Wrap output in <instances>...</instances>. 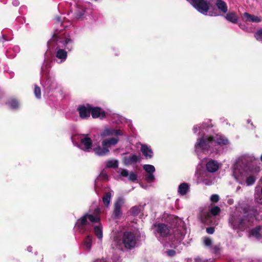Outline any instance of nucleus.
Wrapping results in <instances>:
<instances>
[{
  "label": "nucleus",
  "mask_w": 262,
  "mask_h": 262,
  "mask_svg": "<svg viewBox=\"0 0 262 262\" xmlns=\"http://www.w3.org/2000/svg\"><path fill=\"white\" fill-rule=\"evenodd\" d=\"M256 181V177L254 176H250L246 179V184L247 186L252 185Z\"/></svg>",
  "instance_id": "obj_35"
},
{
  "label": "nucleus",
  "mask_w": 262,
  "mask_h": 262,
  "mask_svg": "<svg viewBox=\"0 0 262 262\" xmlns=\"http://www.w3.org/2000/svg\"><path fill=\"white\" fill-rule=\"evenodd\" d=\"M88 220L92 223H98L99 224L100 223V219L98 216H94L93 214L86 213L77 220L75 228L77 230H85L86 226L89 224Z\"/></svg>",
  "instance_id": "obj_2"
},
{
  "label": "nucleus",
  "mask_w": 262,
  "mask_h": 262,
  "mask_svg": "<svg viewBox=\"0 0 262 262\" xmlns=\"http://www.w3.org/2000/svg\"><path fill=\"white\" fill-rule=\"evenodd\" d=\"M141 151L142 155L146 159H151L153 157V151L152 149L146 144H142L141 146Z\"/></svg>",
  "instance_id": "obj_14"
},
{
  "label": "nucleus",
  "mask_w": 262,
  "mask_h": 262,
  "mask_svg": "<svg viewBox=\"0 0 262 262\" xmlns=\"http://www.w3.org/2000/svg\"><path fill=\"white\" fill-rule=\"evenodd\" d=\"M224 17L226 20L233 24H236L238 21V17L235 12H229Z\"/></svg>",
  "instance_id": "obj_25"
},
{
  "label": "nucleus",
  "mask_w": 262,
  "mask_h": 262,
  "mask_svg": "<svg viewBox=\"0 0 262 262\" xmlns=\"http://www.w3.org/2000/svg\"><path fill=\"white\" fill-rule=\"evenodd\" d=\"M122 243L126 249H133L137 244L135 234L131 231H125L123 235Z\"/></svg>",
  "instance_id": "obj_5"
},
{
  "label": "nucleus",
  "mask_w": 262,
  "mask_h": 262,
  "mask_svg": "<svg viewBox=\"0 0 262 262\" xmlns=\"http://www.w3.org/2000/svg\"><path fill=\"white\" fill-rule=\"evenodd\" d=\"M213 143V136H203L198 139L195 146L196 148H200L202 151H207L211 144Z\"/></svg>",
  "instance_id": "obj_4"
},
{
  "label": "nucleus",
  "mask_w": 262,
  "mask_h": 262,
  "mask_svg": "<svg viewBox=\"0 0 262 262\" xmlns=\"http://www.w3.org/2000/svg\"><path fill=\"white\" fill-rule=\"evenodd\" d=\"M122 132L121 129H116L114 128L106 129L103 132L102 135L105 136H121Z\"/></svg>",
  "instance_id": "obj_19"
},
{
  "label": "nucleus",
  "mask_w": 262,
  "mask_h": 262,
  "mask_svg": "<svg viewBox=\"0 0 262 262\" xmlns=\"http://www.w3.org/2000/svg\"><path fill=\"white\" fill-rule=\"evenodd\" d=\"M83 138H81L80 142L84 145L83 150L89 151L92 147V140L88 136V135H83Z\"/></svg>",
  "instance_id": "obj_13"
},
{
  "label": "nucleus",
  "mask_w": 262,
  "mask_h": 262,
  "mask_svg": "<svg viewBox=\"0 0 262 262\" xmlns=\"http://www.w3.org/2000/svg\"><path fill=\"white\" fill-rule=\"evenodd\" d=\"M210 200L213 203H216L219 201V196L217 194H214L211 196Z\"/></svg>",
  "instance_id": "obj_43"
},
{
  "label": "nucleus",
  "mask_w": 262,
  "mask_h": 262,
  "mask_svg": "<svg viewBox=\"0 0 262 262\" xmlns=\"http://www.w3.org/2000/svg\"><path fill=\"white\" fill-rule=\"evenodd\" d=\"M140 213V208L138 206H134L130 209V213L132 215L137 216Z\"/></svg>",
  "instance_id": "obj_34"
},
{
  "label": "nucleus",
  "mask_w": 262,
  "mask_h": 262,
  "mask_svg": "<svg viewBox=\"0 0 262 262\" xmlns=\"http://www.w3.org/2000/svg\"><path fill=\"white\" fill-rule=\"evenodd\" d=\"M84 14V11L83 10H79L75 12V16L77 19H80Z\"/></svg>",
  "instance_id": "obj_39"
},
{
  "label": "nucleus",
  "mask_w": 262,
  "mask_h": 262,
  "mask_svg": "<svg viewBox=\"0 0 262 262\" xmlns=\"http://www.w3.org/2000/svg\"><path fill=\"white\" fill-rule=\"evenodd\" d=\"M156 227V231L162 237H166L170 234V227L164 223H158L154 225Z\"/></svg>",
  "instance_id": "obj_8"
},
{
  "label": "nucleus",
  "mask_w": 262,
  "mask_h": 262,
  "mask_svg": "<svg viewBox=\"0 0 262 262\" xmlns=\"http://www.w3.org/2000/svg\"><path fill=\"white\" fill-rule=\"evenodd\" d=\"M55 19L57 21V25H60L61 26L62 25V23L60 17H56Z\"/></svg>",
  "instance_id": "obj_48"
},
{
  "label": "nucleus",
  "mask_w": 262,
  "mask_h": 262,
  "mask_svg": "<svg viewBox=\"0 0 262 262\" xmlns=\"http://www.w3.org/2000/svg\"><path fill=\"white\" fill-rule=\"evenodd\" d=\"M111 199V192H107L105 193L104 195L102 198V201L104 206L107 207L110 203Z\"/></svg>",
  "instance_id": "obj_30"
},
{
  "label": "nucleus",
  "mask_w": 262,
  "mask_h": 262,
  "mask_svg": "<svg viewBox=\"0 0 262 262\" xmlns=\"http://www.w3.org/2000/svg\"><path fill=\"white\" fill-rule=\"evenodd\" d=\"M145 180L148 183L153 182L155 180V176H154L153 173H148L145 177Z\"/></svg>",
  "instance_id": "obj_41"
},
{
  "label": "nucleus",
  "mask_w": 262,
  "mask_h": 262,
  "mask_svg": "<svg viewBox=\"0 0 262 262\" xmlns=\"http://www.w3.org/2000/svg\"><path fill=\"white\" fill-rule=\"evenodd\" d=\"M95 154L99 156H104L109 154L110 150L105 146H98L93 148Z\"/></svg>",
  "instance_id": "obj_17"
},
{
  "label": "nucleus",
  "mask_w": 262,
  "mask_h": 262,
  "mask_svg": "<svg viewBox=\"0 0 262 262\" xmlns=\"http://www.w3.org/2000/svg\"><path fill=\"white\" fill-rule=\"evenodd\" d=\"M206 167L207 171L210 172H214L216 171L219 168L218 162L212 159L207 163Z\"/></svg>",
  "instance_id": "obj_15"
},
{
  "label": "nucleus",
  "mask_w": 262,
  "mask_h": 262,
  "mask_svg": "<svg viewBox=\"0 0 262 262\" xmlns=\"http://www.w3.org/2000/svg\"><path fill=\"white\" fill-rule=\"evenodd\" d=\"M261 228L260 226H257L250 230L249 232L250 236L254 237L257 239H260L262 238V235L260 233Z\"/></svg>",
  "instance_id": "obj_20"
},
{
  "label": "nucleus",
  "mask_w": 262,
  "mask_h": 262,
  "mask_svg": "<svg viewBox=\"0 0 262 262\" xmlns=\"http://www.w3.org/2000/svg\"><path fill=\"white\" fill-rule=\"evenodd\" d=\"M194 262H202V260L201 258L197 257L194 259Z\"/></svg>",
  "instance_id": "obj_50"
},
{
  "label": "nucleus",
  "mask_w": 262,
  "mask_h": 262,
  "mask_svg": "<svg viewBox=\"0 0 262 262\" xmlns=\"http://www.w3.org/2000/svg\"><path fill=\"white\" fill-rule=\"evenodd\" d=\"M10 107L12 109H17L19 107V103L17 100L12 99L9 102Z\"/></svg>",
  "instance_id": "obj_31"
},
{
  "label": "nucleus",
  "mask_w": 262,
  "mask_h": 262,
  "mask_svg": "<svg viewBox=\"0 0 262 262\" xmlns=\"http://www.w3.org/2000/svg\"><path fill=\"white\" fill-rule=\"evenodd\" d=\"M56 57L62 61L65 60L67 58V52L62 49H57Z\"/></svg>",
  "instance_id": "obj_28"
},
{
  "label": "nucleus",
  "mask_w": 262,
  "mask_h": 262,
  "mask_svg": "<svg viewBox=\"0 0 262 262\" xmlns=\"http://www.w3.org/2000/svg\"><path fill=\"white\" fill-rule=\"evenodd\" d=\"M106 166L108 168H116L118 166V162L117 160H109L107 162Z\"/></svg>",
  "instance_id": "obj_32"
},
{
  "label": "nucleus",
  "mask_w": 262,
  "mask_h": 262,
  "mask_svg": "<svg viewBox=\"0 0 262 262\" xmlns=\"http://www.w3.org/2000/svg\"><path fill=\"white\" fill-rule=\"evenodd\" d=\"M261 193L262 194V187H261Z\"/></svg>",
  "instance_id": "obj_53"
},
{
  "label": "nucleus",
  "mask_w": 262,
  "mask_h": 262,
  "mask_svg": "<svg viewBox=\"0 0 262 262\" xmlns=\"http://www.w3.org/2000/svg\"><path fill=\"white\" fill-rule=\"evenodd\" d=\"M215 5L218 10L213 9L209 12V15L211 16H219L221 13L225 14L228 11V6L227 4L223 0H216Z\"/></svg>",
  "instance_id": "obj_7"
},
{
  "label": "nucleus",
  "mask_w": 262,
  "mask_h": 262,
  "mask_svg": "<svg viewBox=\"0 0 262 262\" xmlns=\"http://www.w3.org/2000/svg\"><path fill=\"white\" fill-rule=\"evenodd\" d=\"M249 216L251 217L254 215L249 213L246 209L244 210V214L243 217L239 215H230L228 219L229 225L233 230L244 231L249 227V225L247 224V222L248 223L250 222L249 219H248Z\"/></svg>",
  "instance_id": "obj_1"
},
{
  "label": "nucleus",
  "mask_w": 262,
  "mask_h": 262,
  "mask_svg": "<svg viewBox=\"0 0 262 262\" xmlns=\"http://www.w3.org/2000/svg\"><path fill=\"white\" fill-rule=\"evenodd\" d=\"M92 239L90 235H88L83 241V244L87 250L90 251L92 246Z\"/></svg>",
  "instance_id": "obj_29"
},
{
  "label": "nucleus",
  "mask_w": 262,
  "mask_h": 262,
  "mask_svg": "<svg viewBox=\"0 0 262 262\" xmlns=\"http://www.w3.org/2000/svg\"><path fill=\"white\" fill-rule=\"evenodd\" d=\"M100 177L104 180H106L108 178L107 174L105 172H104L103 171L101 172Z\"/></svg>",
  "instance_id": "obj_47"
},
{
  "label": "nucleus",
  "mask_w": 262,
  "mask_h": 262,
  "mask_svg": "<svg viewBox=\"0 0 262 262\" xmlns=\"http://www.w3.org/2000/svg\"><path fill=\"white\" fill-rule=\"evenodd\" d=\"M34 93L37 99H40L41 98V89L40 87L37 85H35Z\"/></svg>",
  "instance_id": "obj_36"
},
{
  "label": "nucleus",
  "mask_w": 262,
  "mask_h": 262,
  "mask_svg": "<svg viewBox=\"0 0 262 262\" xmlns=\"http://www.w3.org/2000/svg\"><path fill=\"white\" fill-rule=\"evenodd\" d=\"M213 142L220 145H225L228 144V140L224 136L216 135L213 136Z\"/></svg>",
  "instance_id": "obj_21"
},
{
  "label": "nucleus",
  "mask_w": 262,
  "mask_h": 262,
  "mask_svg": "<svg viewBox=\"0 0 262 262\" xmlns=\"http://www.w3.org/2000/svg\"><path fill=\"white\" fill-rule=\"evenodd\" d=\"M32 249V247H28V250L30 252V251H31Z\"/></svg>",
  "instance_id": "obj_52"
},
{
  "label": "nucleus",
  "mask_w": 262,
  "mask_h": 262,
  "mask_svg": "<svg viewBox=\"0 0 262 262\" xmlns=\"http://www.w3.org/2000/svg\"><path fill=\"white\" fill-rule=\"evenodd\" d=\"M189 189V186L187 183H181L178 187V192L181 195H184L187 194Z\"/></svg>",
  "instance_id": "obj_26"
},
{
  "label": "nucleus",
  "mask_w": 262,
  "mask_h": 262,
  "mask_svg": "<svg viewBox=\"0 0 262 262\" xmlns=\"http://www.w3.org/2000/svg\"><path fill=\"white\" fill-rule=\"evenodd\" d=\"M213 249H214L215 252H217L219 251V250H220V248H219V247L218 246H215L213 247Z\"/></svg>",
  "instance_id": "obj_49"
},
{
  "label": "nucleus",
  "mask_w": 262,
  "mask_h": 262,
  "mask_svg": "<svg viewBox=\"0 0 262 262\" xmlns=\"http://www.w3.org/2000/svg\"><path fill=\"white\" fill-rule=\"evenodd\" d=\"M193 130L194 131V133H196L198 130V127L197 126H194L193 128Z\"/></svg>",
  "instance_id": "obj_51"
},
{
  "label": "nucleus",
  "mask_w": 262,
  "mask_h": 262,
  "mask_svg": "<svg viewBox=\"0 0 262 262\" xmlns=\"http://www.w3.org/2000/svg\"><path fill=\"white\" fill-rule=\"evenodd\" d=\"M203 244L207 247H209L212 244L211 239L208 237H204L203 240Z\"/></svg>",
  "instance_id": "obj_40"
},
{
  "label": "nucleus",
  "mask_w": 262,
  "mask_h": 262,
  "mask_svg": "<svg viewBox=\"0 0 262 262\" xmlns=\"http://www.w3.org/2000/svg\"><path fill=\"white\" fill-rule=\"evenodd\" d=\"M141 161L140 155H130L129 156H126L123 158L124 164L126 165H132Z\"/></svg>",
  "instance_id": "obj_11"
},
{
  "label": "nucleus",
  "mask_w": 262,
  "mask_h": 262,
  "mask_svg": "<svg viewBox=\"0 0 262 262\" xmlns=\"http://www.w3.org/2000/svg\"><path fill=\"white\" fill-rule=\"evenodd\" d=\"M173 235L176 240L181 241L184 237L185 233L182 228L179 227L173 231Z\"/></svg>",
  "instance_id": "obj_22"
},
{
  "label": "nucleus",
  "mask_w": 262,
  "mask_h": 262,
  "mask_svg": "<svg viewBox=\"0 0 262 262\" xmlns=\"http://www.w3.org/2000/svg\"><path fill=\"white\" fill-rule=\"evenodd\" d=\"M91 114L93 118H100L104 119L106 117V113L99 107L91 106Z\"/></svg>",
  "instance_id": "obj_10"
},
{
  "label": "nucleus",
  "mask_w": 262,
  "mask_h": 262,
  "mask_svg": "<svg viewBox=\"0 0 262 262\" xmlns=\"http://www.w3.org/2000/svg\"><path fill=\"white\" fill-rule=\"evenodd\" d=\"M166 253L167 255L170 257H173L176 255V252L174 250H167L166 251Z\"/></svg>",
  "instance_id": "obj_44"
},
{
  "label": "nucleus",
  "mask_w": 262,
  "mask_h": 262,
  "mask_svg": "<svg viewBox=\"0 0 262 262\" xmlns=\"http://www.w3.org/2000/svg\"><path fill=\"white\" fill-rule=\"evenodd\" d=\"M59 42L62 43L64 47L69 51H71L73 48V41L69 37V36L67 37L65 36L63 40L59 41Z\"/></svg>",
  "instance_id": "obj_24"
},
{
  "label": "nucleus",
  "mask_w": 262,
  "mask_h": 262,
  "mask_svg": "<svg viewBox=\"0 0 262 262\" xmlns=\"http://www.w3.org/2000/svg\"><path fill=\"white\" fill-rule=\"evenodd\" d=\"M91 106L89 104L86 106L81 105L78 108L79 111V116L82 118H85L90 116L91 114Z\"/></svg>",
  "instance_id": "obj_12"
},
{
  "label": "nucleus",
  "mask_w": 262,
  "mask_h": 262,
  "mask_svg": "<svg viewBox=\"0 0 262 262\" xmlns=\"http://www.w3.org/2000/svg\"><path fill=\"white\" fill-rule=\"evenodd\" d=\"M243 16L246 21L259 23L261 20L260 17L251 15L248 12L244 13Z\"/></svg>",
  "instance_id": "obj_18"
},
{
  "label": "nucleus",
  "mask_w": 262,
  "mask_h": 262,
  "mask_svg": "<svg viewBox=\"0 0 262 262\" xmlns=\"http://www.w3.org/2000/svg\"><path fill=\"white\" fill-rule=\"evenodd\" d=\"M220 212L221 209L219 207L214 206L209 210V211L202 210L200 213L199 217L202 223L210 225L212 223V216L218 215Z\"/></svg>",
  "instance_id": "obj_3"
},
{
  "label": "nucleus",
  "mask_w": 262,
  "mask_h": 262,
  "mask_svg": "<svg viewBox=\"0 0 262 262\" xmlns=\"http://www.w3.org/2000/svg\"><path fill=\"white\" fill-rule=\"evenodd\" d=\"M119 141V139L115 138L106 139L102 141V146H105L108 149L112 145H116Z\"/></svg>",
  "instance_id": "obj_23"
},
{
  "label": "nucleus",
  "mask_w": 262,
  "mask_h": 262,
  "mask_svg": "<svg viewBox=\"0 0 262 262\" xmlns=\"http://www.w3.org/2000/svg\"><path fill=\"white\" fill-rule=\"evenodd\" d=\"M254 37L257 40L262 41V29L258 30L255 33Z\"/></svg>",
  "instance_id": "obj_38"
},
{
  "label": "nucleus",
  "mask_w": 262,
  "mask_h": 262,
  "mask_svg": "<svg viewBox=\"0 0 262 262\" xmlns=\"http://www.w3.org/2000/svg\"><path fill=\"white\" fill-rule=\"evenodd\" d=\"M121 175L122 177H127L129 175L128 170L126 169H122L121 172Z\"/></svg>",
  "instance_id": "obj_46"
},
{
  "label": "nucleus",
  "mask_w": 262,
  "mask_h": 262,
  "mask_svg": "<svg viewBox=\"0 0 262 262\" xmlns=\"http://www.w3.org/2000/svg\"><path fill=\"white\" fill-rule=\"evenodd\" d=\"M215 231V227H209L206 228V232L207 233L212 234Z\"/></svg>",
  "instance_id": "obj_45"
},
{
  "label": "nucleus",
  "mask_w": 262,
  "mask_h": 262,
  "mask_svg": "<svg viewBox=\"0 0 262 262\" xmlns=\"http://www.w3.org/2000/svg\"><path fill=\"white\" fill-rule=\"evenodd\" d=\"M169 223L171 226L170 228L175 229L179 228V226H181L182 221L178 217L172 215L169 217Z\"/></svg>",
  "instance_id": "obj_16"
},
{
  "label": "nucleus",
  "mask_w": 262,
  "mask_h": 262,
  "mask_svg": "<svg viewBox=\"0 0 262 262\" xmlns=\"http://www.w3.org/2000/svg\"><path fill=\"white\" fill-rule=\"evenodd\" d=\"M128 176H129V177H128L129 180H130L132 182H134L137 179V175L134 172H130Z\"/></svg>",
  "instance_id": "obj_42"
},
{
  "label": "nucleus",
  "mask_w": 262,
  "mask_h": 262,
  "mask_svg": "<svg viewBox=\"0 0 262 262\" xmlns=\"http://www.w3.org/2000/svg\"><path fill=\"white\" fill-rule=\"evenodd\" d=\"M61 29H59L58 28L56 29L55 31L54 34L53 36V39L55 41H58L59 39L61 38V37L58 35L59 33L61 31Z\"/></svg>",
  "instance_id": "obj_37"
},
{
  "label": "nucleus",
  "mask_w": 262,
  "mask_h": 262,
  "mask_svg": "<svg viewBox=\"0 0 262 262\" xmlns=\"http://www.w3.org/2000/svg\"><path fill=\"white\" fill-rule=\"evenodd\" d=\"M190 3L203 14L206 15L209 10L210 3L206 0H190Z\"/></svg>",
  "instance_id": "obj_6"
},
{
  "label": "nucleus",
  "mask_w": 262,
  "mask_h": 262,
  "mask_svg": "<svg viewBox=\"0 0 262 262\" xmlns=\"http://www.w3.org/2000/svg\"><path fill=\"white\" fill-rule=\"evenodd\" d=\"M123 203V199L121 198H119L114 203L113 213L115 216V219H119L122 215V213L121 212V208Z\"/></svg>",
  "instance_id": "obj_9"
},
{
  "label": "nucleus",
  "mask_w": 262,
  "mask_h": 262,
  "mask_svg": "<svg viewBox=\"0 0 262 262\" xmlns=\"http://www.w3.org/2000/svg\"><path fill=\"white\" fill-rule=\"evenodd\" d=\"M143 169L148 173H153L155 171V168L153 165L145 164L143 165Z\"/></svg>",
  "instance_id": "obj_33"
},
{
  "label": "nucleus",
  "mask_w": 262,
  "mask_h": 262,
  "mask_svg": "<svg viewBox=\"0 0 262 262\" xmlns=\"http://www.w3.org/2000/svg\"><path fill=\"white\" fill-rule=\"evenodd\" d=\"M94 232L97 238L101 239L103 237L102 225L101 223L94 227Z\"/></svg>",
  "instance_id": "obj_27"
}]
</instances>
